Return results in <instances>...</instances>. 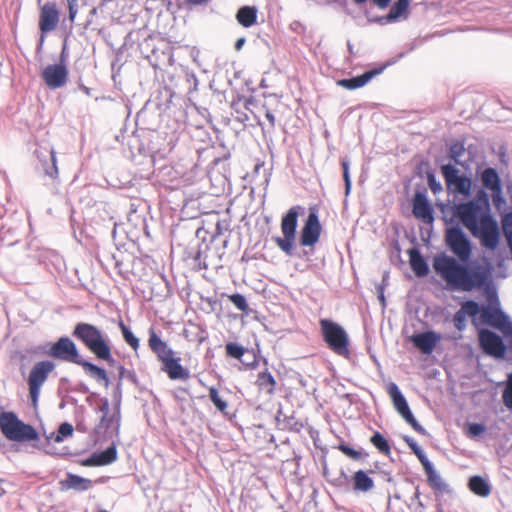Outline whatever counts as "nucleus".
<instances>
[{
    "mask_svg": "<svg viewBox=\"0 0 512 512\" xmlns=\"http://www.w3.org/2000/svg\"><path fill=\"white\" fill-rule=\"evenodd\" d=\"M410 266L417 277H424L429 273V267L417 248H411L409 251Z\"/></svg>",
    "mask_w": 512,
    "mask_h": 512,
    "instance_id": "nucleus-25",
    "label": "nucleus"
},
{
    "mask_svg": "<svg viewBox=\"0 0 512 512\" xmlns=\"http://www.w3.org/2000/svg\"><path fill=\"white\" fill-rule=\"evenodd\" d=\"M43 173L51 179L58 177L56 152L53 148H40L35 151Z\"/></svg>",
    "mask_w": 512,
    "mask_h": 512,
    "instance_id": "nucleus-15",
    "label": "nucleus"
},
{
    "mask_svg": "<svg viewBox=\"0 0 512 512\" xmlns=\"http://www.w3.org/2000/svg\"><path fill=\"white\" fill-rule=\"evenodd\" d=\"M121 407L120 408H115L114 407V412L112 413V415H109L108 414V420L106 421V423L104 424H101L102 426H104L106 429H109L113 426V424H116V431L118 432L119 431V427H120V420H121Z\"/></svg>",
    "mask_w": 512,
    "mask_h": 512,
    "instance_id": "nucleus-43",
    "label": "nucleus"
},
{
    "mask_svg": "<svg viewBox=\"0 0 512 512\" xmlns=\"http://www.w3.org/2000/svg\"><path fill=\"white\" fill-rule=\"evenodd\" d=\"M453 323L457 330L463 331L466 328V315L459 309L453 316Z\"/></svg>",
    "mask_w": 512,
    "mask_h": 512,
    "instance_id": "nucleus-47",
    "label": "nucleus"
},
{
    "mask_svg": "<svg viewBox=\"0 0 512 512\" xmlns=\"http://www.w3.org/2000/svg\"><path fill=\"white\" fill-rule=\"evenodd\" d=\"M73 431V426L70 423L64 422L60 424L57 435L54 438L55 442H62L64 438L72 436Z\"/></svg>",
    "mask_w": 512,
    "mask_h": 512,
    "instance_id": "nucleus-42",
    "label": "nucleus"
},
{
    "mask_svg": "<svg viewBox=\"0 0 512 512\" xmlns=\"http://www.w3.org/2000/svg\"><path fill=\"white\" fill-rule=\"evenodd\" d=\"M209 398L219 411L224 412L227 409V402L220 397L215 387L209 389Z\"/></svg>",
    "mask_w": 512,
    "mask_h": 512,
    "instance_id": "nucleus-38",
    "label": "nucleus"
},
{
    "mask_svg": "<svg viewBox=\"0 0 512 512\" xmlns=\"http://www.w3.org/2000/svg\"><path fill=\"white\" fill-rule=\"evenodd\" d=\"M117 369L119 371L118 381L122 382V380L126 378L130 380L132 383H137V375L133 370H127L124 366L120 364L117 366Z\"/></svg>",
    "mask_w": 512,
    "mask_h": 512,
    "instance_id": "nucleus-45",
    "label": "nucleus"
},
{
    "mask_svg": "<svg viewBox=\"0 0 512 512\" xmlns=\"http://www.w3.org/2000/svg\"><path fill=\"white\" fill-rule=\"evenodd\" d=\"M230 301L233 303V305L242 312H247L249 309L248 303L246 298L239 293L233 294L229 296Z\"/></svg>",
    "mask_w": 512,
    "mask_h": 512,
    "instance_id": "nucleus-44",
    "label": "nucleus"
},
{
    "mask_svg": "<svg viewBox=\"0 0 512 512\" xmlns=\"http://www.w3.org/2000/svg\"><path fill=\"white\" fill-rule=\"evenodd\" d=\"M482 320L500 330L504 335L512 334V322L500 308L483 307Z\"/></svg>",
    "mask_w": 512,
    "mask_h": 512,
    "instance_id": "nucleus-13",
    "label": "nucleus"
},
{
    "mask_svg": "<svg viewBox=\"0 0 512 512\" xmlns=\"http://www.w3.org/2000/svg\"><path fill=\"white\" fill-rule=\"evenodd\" d=\"M388 278H389L388 272H384L383 276H382V283L379 285V286H383V289L385 288V286L388 285Z\"/></svg>",
    "mask_w": 512,
    "mask_h": 512,
    "instance_id": "nucleus-61",
    "label": "nucleus"
},
{
    "mask_svg": "<svg viewBox=\"0 0 512 512\" xmlns=\"http://www.w3.org/2000/svg\"><path fill=\"white\" fill-rule=\"evenodd\" d=\"M461 311L467 316L476 317L481 311L480 305L474 300H468L461 305Z\"/></svg>",
    "mask_w": 512,
    "mask_h": 512,
    "instance_id": "nucleus-40",
    "label": "nucleus"
},
{
    "mask_svg": "<svg viewBox=\"0 0 512 512\" xmlns=\"http://www.w3.org/2000/svg\"><path fill=\"white\" fill-rule=\"evenodd\" d=\"M298 256L299 257H306V258H308L309 254H308V252L306 250H304L303 253L302 254H298Z\"/></svg>",
    "mask_w": 512,
    "mask_h": 512,
    "instance_id": "nucleus-64",
    "label": "nucleus"
},
{
    "mask_svg": "<svg viewBox=\"0 0 512 512\" xmlns=\"http://www.w3.org/2000/svg\"><path fill=\"white\" fill-rule=\"evenodd\" d=\"M341 166L343 169V180L345 183V195H349L351 191L352 181L350 177L349 167H350V161L347 157L343 158L341 161Z\"/></svg>",
    "mask_w": 512,
    "mask_h": 512,
    "instance_id": "nucleus-39",
    "label": "nucleus"
},
{
    "mask_svg": "<svg viewBox=\"0 0 512 512\" xmlns=\"http://www.w3.org/2000/svg\"><path fill=\"white\" fill-rule=\"evenodd\" d=\"M387 392L392 399L395 410L401 415V417L419 434L426 435V429L418 423L413 413L411 412L406 398L400 391L398 385L391 382L388 385Z\"/></svg>",
    "mask_w": 512,
    "mask_h": 512,
    "instance_id": "nucleus-8",
    "label": "nucleus"
},
{
    "mask_svg": "<svg viewBox=\"0 0 512 512\" xmlns=\"http://www.w3.org/2000/svg\"><path fill=\"white\" fill-rule=\"evenodd\" d=\"M464 152V144L460 141H455L449 146V157L455 162V164H462L460 157L464 154Z\"/></svg>",
    "mask_w": 512,
    "mask_h": 512,
    "instance_id": "nucleus-37",
    "label": "nucleus"
},
{
    "mask_svg": "<svg viewBox=\"0 0 512 512\" xmlns=\"http://www.w3.org/2000/svg\"><path fill=\"white\" fill-rule=\"evenodd\" d=\"M445 240L451 252L463 263L446 254H440L433 259L435 272L454 290L470 292L486 288L491 299L490 268L482 265H465L471 257L472 247L463 230L459 226L447 228Z\"/></svg>",
    "mask_w": 512,
    "mask_h": 512,
    "instance_id": "nucleus-1",
    "label": "nucleus"
},
{
    "mask_svg": "<svg viewBox=\"0 0 512 512\" xmlns=\"http://www.w3.org/2000/svg\"><path fill=\"white\" fill-rule=\"evenodd\" d=\"M412 212L417 219L424 223L431 224L434 221L433 208L424 192L418 191L415 193Z\"/></svg>",
    "mask_w": 512,
    "mask_h": 512,
    "instance_id": "nucleus-17",
    "label": "nucleus"
},
{
    "mask_svg": "<svg viewBox=\"0 0 512 512\" xmlns=\"http://www.w3.org/2000/svg\"><path fill=\"white\" fill-rule=\"evenodd\" d=\"M502 227L505 235L512 234V212L506 213L503 216Z\"/></svg>",
    "mask_w": 512,
    "mask_h": 512,
    "instance_id": "nucleus-49",
    "label": "nucleus"
},
{
    "mask_svg": "<svg viewBox=\"0 0 512 512\" xmlns=\"http://www.w3.org/2000/svg\"><path fill=\"white\" fill-rule=\"evenodd\" d=\"M356 5L365 4L368 0H352ZM372 4L378 7L380 10L386 9L391 0H371Z\"/></svg>",
    "mask_w": 512,
    "mask_h": 512,
    "instance_id": "nucleus-50",
    "label": "nucleus"
},
{
    "mask_svg": "<svg viewBox=\"0 0 512 512\" xmlns=\"http://www.w3.org/2000/svg\"><path fill=\"white\" fill-rule=\"evenodd\" d=\"M59 22V12L53 2L45 3L40 10L39 29L45 34L54 30Z\"/></svg>",
    "mask_w": 512,
    "mask_h": 512,
    "instance_id": "nucleus-16",
    "label": "nucleus"
},
{
    "mask_svg": "<svg viewBox=\"0 0 512 512\" xmlns=\"http://www.w3.org/2000/svg\"><path fill=\"white\" fill-rule=\"evenodd\" d=\"M321 230L322 227L317 211L315 209H310L305 224L300 232V245L304 247L314 246L319 241Z\"/></svg>",
    "mask_w": 512,
    "mask_h": 512,
    "instance_id": "nucleus-11",
    "label": "nucleus"
},
{
    "mask_svg": "<svg viewBox=\"0 0 512 512\" xmlns=\"http://www.w3.org/2000/svg\"><path fill=\"white\" fill-rule=\"evenodd\" d=\"M470 490L478 496L487 497L491 492L489 483L481 476H472L469 479Z\"/></svg>",
    "mask_w": 512,
    "mask_h": 512,
    "instance_id": "nucleus-31",
    "label": "nucleus"
},
{
    "mask_svg": "<svg viewBox=\"0 0 512 512\" xmlns=\"http://www.w3.org/2000/svg\"><path fill=\"white\" fill-rule=\"evenodd\" d=\"M409 2L405 0H397L391 7L389 13L385 16L375 18L373 21L381 25L397 22L404 14L407 13Z\"/></svg>",
    "mask_w": 512,
    "mask_h": 512,
    "instance_id": "nucleus-23",
    "label": "nucleus"
},
{
    "mask_svg": "<svg viewBox=\"0 0 512 512\" xmlns=\"http://www.w3.org/2000/svg\"><path fill=\"white\" fill-rule=\"evenodd\" d=\"M148 344L152 352L156 354L159 361L163 364L173 357V350L157 335L153 328L149 329Z\"/></svg>",
    "mask_w": 512,
    "mask_h": 512,
    "instance_id": "nucleus-18",
    "label": "nucleus"
},
{
    "mask_svg": "<svg viewBox=\"0 0 512 512\" xmlns=\"http://www.w3.org/2000/svg\"><path fill=\"white\" fill-rule=\"evenodd\" d=\"M225 348L228 356L238 360H240L245 353V348L234 342L227 343Z\"/></svg>",
    "mask_w": 512,
    "mask_h": 512,
    "instance_id": "nucleus-41",
    "label": "nucleus"
},
{
    "mask_svg": "<svg viewBox=\"0 0 512 512\" xmlns=\"http://www.w3.org/2000/svg\"><path fill=\"white\" fill-rule=\"evenodd\" d=\"M477 201L476 202H482V206L483 208H485V210H488L490 211V204H489V198H488V195L487 193L485 192V190L483 189H480L478 192H477Z\"/></svg>",
    "mask_w": 512,
    "mask_h": 512,
    "instance_id": "nucleus-53",
    "label": "nucleus"
},
{
    "mask_svg": "<svg viewBox=\"0 0 512 512\" xmlns=\"http://www.w3.org/2000/svg\"><path fill=\"white\" fill-rule=\"evenodd\" d=\"M67 1H68V9H69V19L71 21H74L77 11H78L77 0H67Z\"/></svg>",
    "mask_w": 512,
    "mask_h": 512,
    "instance_id": "nucleus-55",
    "label": "nucleus"
},
{
    "mask_svg": "<svg viewBox=\"0 0 512 512\" xmlns=\"http://www.w3.org/2000/svg\"><path fill=\"white\" fill-rule=\"evenodd\" d=\"M304 208L300 205L291 207L281 219V231L283 237H274L273 240L281 251L287 256H294V242L296 239V231L298 226L299 213Z\"/></svg>",
    "mask_w": 512,
    "mask_h": 512,
    "instance_id": "nucleus-5",
    "label": "nucleus"
},
{
    "mask_svg": "<svg viewBox=\"0 0 512 512\" xmlns=\"http://www.w3.org/2000/svg\"><path fill=\"white\" fill-rule=\"evenodd\" d=\"M481 182L484 188L490 190H498L501 186L499 174L495 168H485L481 173Z\"/></svg>",
    "mask_w": 512,
    "mask_h": 512,
    "instance_id": "nucleus-29",
    "label": "nucleus"
},
{
    "mask_svg": "<svg viewBox=\"0 0 512 512\" xmlns=\"http://www.w3.org/2000/svg\"><path fill=\"white\" fill-rule=\"evenodd\" d=\"M244 43H245V38L242 37V38L237 39V41L235 42V49L237 51H239L243 47Z\"/></svg>",
    "mask_w": 512,
    "mask_h": 512,
    "instance_id": "nucleus-60",
    "label": "nucleus"
},
{
    "mask_svg": "<svg viewBox=\"0 0 512 512\" xmlns=\"http://www.w3.org/2000/svg\"><path fill=\"white\" fill-rule=\"evenodd\" d=\"M62 485L66 489H74L78 491H86L92 486V481L87 478L69 473Z\"/></svg>",
    "mask_w": 512,
    "mask_h": 512,
    "instance_id": "nucleus-30",
    "label": "nucleus"
},
{
    "mask_svg": "<svg viewBox=\"0 0 512 512\" xmlns=\"http://www.w3.org/2000/svg\"><path fill=\"white\" fill-rule=\"evenodd\" d=\"M423 468L427 475V481L431 488L440 492L447 490V484L443 481L440 474L434 469V466L431 463V461L424 465Z\"/></svg>",
    "mask_w": 512,
    "mask_h": 512,
    "instance_id": "nucleus-27",
    "label": "nucleus"
},
{
    "mask_svg": "<svg viewBox=\"0 0 512 512\" xmlns=\"http://www.w3.org/2000/svg\"><path fill=\"white\" fill-rule=\"evenodd\" d=\"M338 449L347 457L353 460H360L362 458L368 457V453L364 452L363 450H355L345 443L339 444Z\"/></svg>",
    "mask_w": 512,
    "mask_h": 512,
    "instance_id": "nucleus-36",
    "label": "nucleus"
},
{
    "mask_svg": "<svg viewBox=\"0 0 512 512\" xmlns=\"http://www.w3.org/2000/svg\"><path fill=\"white\" fill-rule=\"evenodd\" d=\"M479 344L484 353L495 358H503L507 349L502 338L489 329L479 332Z\"/></svg>",
    "mask_w": 512,
    "mask_h": 512,
    "instance_id": "nucleus-12",
    "label": "nucleus"
},
{
    "mask_svg": "<svg viewBox=\"0 0 512 512\" xmlns=\"http://www.w3.org/2000/svg\"><path fill=\"white\" fill-rule=\"evenodd\" d=\"M55 368L56 365L51 360L39 361L31 368L27 383L29 387V397L33 406L37 405L41 388Z\"/></svg>",
    "mask_w": 512,
    "mask_h": 512,
    "instance_id": "nucleus-7",
    "label": "nucleus"
},
{
    "mask_svg": "<svg viewBox=\"0 0 512 512\" xmlns=\"http://www.w3.org/2000/svg\"><path fill=\"white\" fill-rule=\"evenodd\" d=\"M265 118L268 120L270 128L274 129L276 121L274 114L271 111L267 110L265 113Z\"/></svg>",
    "mask_w": 512,
    "mask_h": 512,
    "instance_id": "nucleus-58",
    "label": "nucleus"
},
{
    "mask_svg": "<svg viewBox=\"0 0 512 512\" xmlns=\"http://www.w3.org/2000/svg\"><path fill=\"white\" fill-rule=\"evenodd\" d=\"M427 178H428L429 187L434 194H436L442 190V185L439 181L436 180L434 174L429 173Z\"/></svg>",
    "mask_w": 512,
    "mask_h": 512,
    "instance_id": "nucleus-52",
    "label": "nucleus"
},
{
    "mask_svg": "<svg viewBox=\"0 0 512 512\" xmlns=\"http://www.w3.org/2000/svg\"><path fill=\"white\" fill-rule=\"evenodd\" d=\"M68 58H69V53H68L67 45H66V42H65L64 45H63L62 51L60 53L59 63L58 64H63V65L66 66V64L68 62Z\"/></svg>",
    "mask_w": 512,
    "mask_h": 512,
    "instance_id": "nucleus-57",
    "label": "nucleus"
},
{
    "mask_svg": "<svg viewBox=\"0 0 512 512\" xmlns=\"http://www.w3.org/2000/svg\"><path fill=\"white\" fill-rule=\"evenodd\" d=\"M112 397H113V406H115V408H117V409L120 408L121 402H122V383H121V381H118V383L113 391Z\"/></svg>",
    "mask_w": 512,
    "mask_h": 512,
    "instance_id": "nucleus-48",
    "label": "nucleus"
},
{
    "mask_svg": "<svg viewBox=\"0 0 512 512\" xmlns=\"http://www.w3.org/2000/svg\"><path fill=\"white\" fill-rule=\"evenodd\" d=\"M404 441L411 448L413 453L417 456V458L420 461V463L422 464V466H424L430 462V460L427 458L425 452L422 450V448L417 444V442L413 438H411L409 436H405Z\"/></svg>",
    "mask_w": 512,
    "mask_h": 512,
    "instance_id": "nucleus-35",
    "label": "nucleus"
},
{
    "mask_svg": "<svg viewBox=\"0 0 512 512\" xmlns=\"http://www.w3.org/2000/svg\"><path fill=\"white\" fill-rule=\"evenodd\" d=\"M0 430L10 441L29 442L38 440L36 429L21 421L14 412H2L0 414Z\"/></svg>",
    "mask_w": 512,
    "mask_h": 512,
    "instance_id": "nucleus-4",
    "label": "nucleus"
},
{
    "mask_svg": "<svg viewBox=\"0 0 512 512\" xmlns=\"http://www.w3.org/2000/svg\"><path fill=\"white\" fill-rule=\"evenodd\" d=\"M81 366L90 378L94 379L96 382L103 384L105 387H108L110 384V379L106 370L90 361L85 359H81L78 364Z\"/></svg>",
    "mask_w": 512,
    "mask_h": 512,
    "instance_id": "nucleus-22",
    "label": "nucleus"
},
{
    "mask_svg": "<svg viewBox=\"0 0 512 512\" xmlns=\"http://www.w3.org/2000/svg\"><path fill=\"white\" fill-rule=\"evenodd\" d=\"M439 340L440 336L434 331L422 332L412 337L413 344L423 354H431Z\"/></svg>",
    "mask_w": 512,
    "mask_h": 512,
    "instance_id": "nucleus-21",
    "label": "nucleus"
},
{
    "mask_svg": "<svg viewBox=\"0 0 512 512\" xmlns=\"http://www.w3.org/2000/svg\"><path fill=\"white\" fill-rule=\"evenodd\" d=\"M448 189L463 196H469L472 181L466 176L460 175L459 170L452 164H445L441 167Z\"/></svg>",
    "mask_w": 512,
    "mask_h": 512,
    "instance_id": "nucleus-10",
    "label": "nucleus"
},
{
    "mask_svg": "<svg viewBox=\"0 0 512 512\" xmlns=\"http://www.w3.org/2000/svg\"><path fill=\"white\" fill-rule=\"evenodd\" d=\"M208 1L209 0H189V3H191L193 5H202Z\"/></svg>",
    "mask_w": 512,
    "mask_h": 512,
    "instance_id": "nucleus-63",
    "label": "nucleus"
},
{
    "mask_svg": "<svg viewBox=\"0 0 512 512\" xmlns=\"http://www.w3.org/2000/svg\"><path fill=\"white\" fill-rule=\"evenodd\" d=\"M321 333L328 347L337 355L350 357L349 337L344 328L338 323L329 320H320Z\"/></svg>",
    "mask_w": 512,
    "mask_h": 512,
    "instance_id": "nucleus-6",
    "label": "nucleus"
},
{
    "mask_svg": "<svg viewBox=\"0 0 512 512\" xmlns=\"http://www.w3.org/2000/svg\"><path fill=\"white\" fill-rule=\"evenodd\" d=\"M41 76L50 89H57L67 83L68 69L63 64L48 65L42 71Z\"/></svg>",
    "mask_w": 512,
    "mask_h": 512,
    "instance_id": "nucleus-14",
    "label": "nucleus"
},
{
    "mask_svg": "<svg viewBox=\"0 0 512 512\" xmlns=\"http://www.w3.org/2000/svg\"><path fill=\"white\" fill-rule=\"evenodd\" d=\"M384 69H385V66H381L378 68L368 70V71L364 72L363 74L356 76V77L341 79L338 81V85L345 89H348V90H354V89L363 87L370 80H372L375 76L381 74L384 71Z\"/></svg>",
    "mask_w": 512,
    "mask_h": 512,
    "instance_id": "nucleus-19",
    "label": "nucleus"
},
{
    "mask_svg": "<svg viewBox=\"0 0 512 512\" xmlns=\"http://www.w3.org/2000/svg\"><path fill=\"white\" fill-rule=\"evenodd\" d=\"M377 292H378V299L381 302L383 306H385V296H384V290L383 286H377Z\"/></svg>",
    "mask_w": 512,
    "mask_h": 512,
    "instance_id": "nucleus-59",
    "label": "nucleus"
},
{
    "mask_svg": "<svg viewBox=\"0 0 512 512\" xmlns=\"http://www.w3.org/2000/svg\"><path fill=\"white\" fill-rule=\"evenodd\" d=\"M46 353L52 358L76 365L82 359L76 344L67 336L60 337L56 342L52 343Z\"/></svg>",
    "mask_w": 512,
    "mask_h": 512,
    "instance_id": "nucleus-9",
    "label": "nucleus"
},
{
    "mask_svg": "<svg viewBox=\"0 0 512 512\" xmlns=\"http://www.w3.org/2000/svg\"><path fill=\"white\" fill-rule=\"evenodd\" d=\"M454 215L472 233L480 239L482 246L494 250L499 242V228L496 220L485 210L481 203L474 200L454 206Z\"/></svg>",
    "mask_w": 512,
    "mask_h": 512,
    "instance_id": "nucleus-2",
    "label": "nucleus"
},
{
    "mask_svg": "<svg viewBox=\"0 0 512 512\" xmlns=\"http://www.w3.org/2000/svg\"><path fill=\"white\" fill-rule=\"evenodd\" d=\"M109 410H110V407H109L108 399L107 398L101 399L100 411L103 413V415L100 420V424H104L108 420Z\"/></svg>",
    "mask_w": 512,
    "mask_h": 512,
    "instance_id": "nucleus-54",
    "label": "nucleus"
},
{
    "mask_svg": "<svg viewBox=\"0 0 512 512\" xmlns=\"http://www.w3.org/2000/svg\"><path fill=\"white\" fill-rule=\"evenodd\" d=\"M502 397L505 406L512 409V374L509 375V382L503 391Z\"/></svg>",
    "mask_w": 512,
    "mask_h": 512,
    "instance_id": "nucleus-46",
    "label": "nucleus"
},
{
    "mask_svg": "<svg viewBox=\"0 0 512 512\" xmlns=\"http://www.w3.org/2000/svg\"><path fill=\"white\" fill-rule=\"evenodd\" d=\"M492 193V198L495 205H499V203L503 202L504 199L502 197V186L499 187L498 190H490Z\"/></svg>",
    "mask_w": 512,
    "mask_h": 512,
    "instance_id": "nucleus-56",
    "label": "nucleus"
},
{
    "mask_svg": "<svg viewBox=\"0 0 512 512\" xmlns=\"http://www.w3.org/2000/svg\"><path fill=\"white\" fill-rule=\"evenodd\" d=\"M119 327L123 336L124 341L134 350L137 351L140 346L139 339L133 334V332L120 321Z\"/></svg>",
    "mask_w": 512,
    "mask_h": 512,
    "instance_id": "nucleus-34",
    "label": "nucleus"
},
{
    "mask_svg": "<svg viewBox=\"0 0 512 512\" xmlns=\"http://www.w3.org/2000/svg\"><path fill=\"white\" fill-rule=\"evenodd\" d=\"M469 434L472 437H477L485 432L486 427L481 423H471L469 424Z\"/></svg>",
    "mask_w": 512,
    "mask_h": 512,
    "instance_id": "nucleus-51",
    "label": "nucleus"
},
{
    "mask_svg": "<svg viewBox=\"0 0 512 512\" xmlns=\"http://www.w3.org/2000/svg\"><path fill=\"white\" fill-rule=\"evenodd\" d=\"M352 479L355 491L366 493L374 488V480L363 470L356 471Z\"/></svg>",
    "mask_w": 512,
    "mask_h": 512,
    "instance_id": "nucleus-26",
    "label": "nucleus"
},
{
    "mask_svg": "<svg viewBox=\"0 0 512 512\" xmlns=\"http://www.w3.org/2000/svg\"><path fill=\"white\" fill-rule=\"evenodd\" d=\"M257 9L254 6H243L236 13V19L240 25L249 28L256 23Z\"/></svg>",
    "mask_w": 512,
    "mask_h": 512,
    "instance_id": "nucleus-28",
    "label": "nucleus"
},
{
    "mask_svg": "<svg viewBox=\"0 0 512 512\" xmlns=\"http://www.w3.org/2000/svg\"><path fill=\"white\" fill-rule=\"evenodd\" d=\"M370 442L374 447H376L379 452L384 455H389L391 452L390 445L387 439L378 431L374 432V434L370 438Z\"/></svg>",
    "mask_w": 512,
    "mask_h": 512,
    "instance_id": "nucleus-33",
    "label": "nucleus"
},
{
    "mask_svg": "<svg viewBox=\"0 0 512 512\" xmlns=\"http://www.w3.org/2000/svg\"><path fill=\"white\" fill-rule=\"evenodd\" d=\"M72 336L80 341L95 357L107 362L110 366L117 367V361L112 356V350L108 335L99 327L79 322L74 326Z\"/></svg>",
    "mask_w": 512,
    "mask_h": 512,
    "instance_id": "nucleus-3",
    "label": "nucleus"
},
{
    "mask_svg": "<svg viewBox=\"0 0 512 512\" xmlns=\"http://www.w3.org/2000/svg\"><path fill=\"white\" fill-rule=\"evenodd\" d=\"M79 88L87 95V96H90L91 95V89L88 88L87 86H85L84 84H80L79 85Z\"/></svg>",
    "mask_w": 512,
    "mask_h": 512,
    "instance_id": "nucleus-62",
    "label": "nucleus"
},
{
    "mask_svg": "<svg viewBox=\"0 0 512 512\" xmlns=\"http://www.w3.org/2000/svg\"><path fill=\"white\" fill-rule=\"evenodd\" d=\"M256 383L260 389L265 390L268 394H272L275 390L276 380L267 370L259 373Z\"/></svg>",
    "mask_w": 512,
    "mask_h": 512,
    "instance_id": "nucleus-32",
    "label": "nucleus"
},
{
    "mask_svg": "<svg viewBox=\"0 0 512 512\" xmlns=\"http://www.w3.org/2000/svg\"><path fill=\"white\" fill-rule=\"evenodd\" d=\"M117 460V449L115 444H112L101 452H95L87 458L83 465L85 466H105Z\"/></svg>",
    "mask_w": 512,
    "mask_h": 512,
    "instance_id": "nucleus-20",
    "label": "nucleus"
},
{
    "mask_svg": "<svg viewBox=\"0 0 512 512\" xmlns=\"http://www.w3.org/2000/svg\"><path fill=\"white\" fill-rule=\"evenodd\" d=\"M163 370L172 380H188L190 372L180 364V358L172 357L163 364Z\"/></svg>",
    "mask_w": 512,
    "mask_h": 512,
    "instance_id": "nucleus-24",
    "label": "nucleus"
}]
</instances>
